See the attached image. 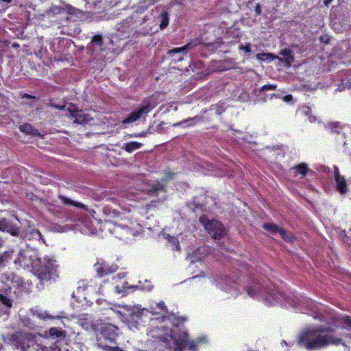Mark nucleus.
Masks as SVG:
<instances>
[{
  "instance_id": "obj_39",
  "label": "nucleus",
  "mask_w": 351,
  "mask_h": 351,
  "mask_svg": "<svg viewBox=\"0 0 351 351\" xmlns=\"http://www.w3.org/2000/svg\"><path fill=\"white\" fill-rule=\"evenodd\" d=\"M159 310L164 311L167 309V307L163 302H160L156 304Z\"/></svg>"
},
{
  "instance_id": "obj_31",
  "label": "nucleus",
  "mask_w": 351,
  "mask_h": 351,
  "mask_svg": "<svg viewBox=\"0 0 351 351\" xmlns=\"http://www.w3.org/2000/svg\"><path fill=\"white\" fill-rule=\"evenodd\" d=\"M276 88V84H266L261 87L260 93L265 92L267 90H274Z\"/></svg>"
},
{
  "instance_id": "obj_53",
  "label": "nucleus",
  "mask_w": 351,
  "mask_h": 351,
  "mask_svg": "<svg viewBox=\"0 0 351 351\" xmlns=\"http://www.w3.org/2000/svg\"><path fill=\"white\" fill-rule=\"evenodd\" d=\"M3 256L2 255H0V265L3 263Z\"/></svg>"
},
{
  "instance_id": "obj_19",
  "label": "nucleus",
  "mask_w": 351,
  "mask_h": 351,
  "mask_svg": "<svg viewBox=\"0 0 351 351\" xmlns=\"http://www.w3.org/2000/svg\"><path fill=\"white\" fill-rule=\"evenodd\" d=\"M19 130L21 132H23L26 134L32 135L33 136H41L38 130L29 123H24L20 125Z\"/></svg>"
},
{
  "instance_id": "obj_38",
  "label": "nucleus",
  "mask_w": 351,
  "mask_h": 351,
  "mask_svg": "<svg viewBox=\"0 0 351 351\" xmlns=\"http://www.w3.org/2000/svg\"><path fill=\"white\" fill-rule=\"evenodd\" d=\"M196 119H197L196 117H194V118L190 119H187V120H185V121L178 123V125H183L184 123H188V125H193L195 124V122Z\"/></svg>"
},
{
  "instance_id": "obj_49",
  "label": "nucleus",
  "mask_w": 351,
  "mask_h": 351,
  "mask_svg": "<svg viewBox=\"0 0 351 351\" xmlns=\"http://www.w3.org/2000/svg\"><path fill=\"white\" fill-rule=\"evenodd\" d=\"M46 314H47L46 313H40V314H38V316L42 319H45L46 317V316H45Z\"/></svg>"
},
{
  "instance_id": "obj_61",
  "label": "nucleus",
  "mask_w": 351,
  "mask_h": 351,
  "mask_svg": "<svg viewBox=\"0 0 351 351\" xmlns=\"http://www.w3.org/2000/svg\"><path fill=\"white\" fill-rule=\"evenodd\" d=\"M143 134H138V136H143Z\"/></svg>"
},
{
  "instance_id": "obj_46",
  "label": "nucleus",
  "mask_w": 351,
  "mask_h": 351,
  "mask_svg": "<svg viewBox=\"0 0 351 351\" xmlns=\"http://www.w3.org/2000/svg\"><path fill=\"white\" fill-rule=\"evenodd\" d=\"M152 287H153V286L152 285H150V282H149V285L147 287H142V289H146L147 291H150V290H152Z\"/></svg>"
},
{
  "instance_id": "obj_41",
  "label": "nucleus",
  "mask_w": 351,
  "mask_h": 351,
  "mask_svg": "<svg viewBox=\"0 0 351 351\" xmlns=\"http://www.w3.org/2000/svg\"><path fill=\"white\" fill-rule=\"evenodd\" d=\"M255 12H256V15H259L261 14V8L260 5L257 4L256 5Z\"/></svg>"
},
{
  "instance_id": "obj_14",
  "label": "nucleus",
  "mask_w": 351,
  "mask_h": 351,
  "mask_svg": "<svg viewBox=\"0 0 351 351\" xmlns=\"http://www.w3.org/2000/svg\"><path fill=\"white\" fill-rule=\"evenodd\" d=\"M334 177L336 183V189L341 195H345L348 191L346 180L343 176L339 173L337 167H334Z\"/></svg>"
},
{
  "instance_id": "obj_21",
  "label": "nucleus",
  "mask_w": 351,
  "mask_h": 351,
  "mask_svg": "<svg viewBox=\"0 0 351 351\" xmlns=\"http://www.w3.org/2000/svg\"><path fill=\"white\" fill-rule=\"evenodd\" d=\"M58 198L62 201V203H64L66 205L69 206H73L80 208H82L84 210H86V206L78 202H75L69 197H66L62 195H58Z\"/></svg>"
},
{
  "instance_id": "obj_58",
  "label": "nucleus",
  "mask_w": 351,
  "mask_h": 351,
  "mask_svg": "<svg viewBox=\"0 0 351 351\" xmlns=\"http://www.w3.org/2000/svg\"><path fill=\"white\" fill-rule=\"evenodd\" d=\"M315 118H313V119H311V122H313V121H315Z\"/></svg>"
},
{
  "instance_id": "obj_37",
  "label": "nucleus",
  "mask_w": 351,
  "mask_h": 351,
  "mask_svg": "<svg viewBox=\"0 0 351 351\" xmlns=\"http://www.w3.org/2000/svg\"><path fill=\"white\" fill-rule=\"evenodd\" d=\"M313 317H314V319H319L321 322L326 321L324 316L320 313H315V314L313 315Z\"/></svg>"
},
{
  "instance_id": "obj_11",
  "label": "nucleus",
  "mask_w": 351,
  "mask_h": 351,
  "mask_svg": "<svg viewBox=\"0 0 351 351\" xmlns=\"http://www.w3.org/2000/svg\"><path fill=\"white\" fill-rule=\"evenodd\" d=\"M263 228L272 234L278 233L286 241L291 242L293 239V236L290 233L274 223H265Z\"/></svg>"
},
{
  "instance_id": "obj_29",
  "label": "nucleus",
  "mask_w": 351,
  "mask_h": 351,
  "mask_svg": "<svg viewBox=\"0 0 351 351\" xmlns=\"http://www.w3.org/2000/svg\"><path fill=\"white\" fill-rule=\"evenodd\" d=\"M164 188L165 186L162 184L160 182H156L152 186L150 192L162 191L164 190Z\"/></svg>"
},
{
  "instance_id": "obj_32",
  "label": "nucleus",
  "mask_w": 351,
  "mask_h": 351,
  "mask_svg": "<svg viewBox=\"0 0 351 351\" xmlns=\"http://www.w3.org/2000/svg\"><path fill=\"white\" fill-rule=\"evenodd\" d=\"M159 0H145L144 2L141 3V7L143 8H147L148 6H150L152 5H154L156 2H158Z\"/></svg>"
},
{
  "instance_id": "obj_48",
  "label": "nucleus",
  "mask_w": 351,
  "mask_h": 351,
  "mask_svg": "<svg viewBox=\"0 0 351 351\" xmlns=\"http://www.w3.org/2000/svg\"><path fill=\"white\" fill-rule=\"evenodd\" d=\"M12 47H14V48H18L20 47L19 44L16 43H13L12 44Z\"/></svg>"
},
{
  "instance_id": "obj_16",
  "label": "nucleus",
  "mask_w": 351,
  "mask_h": 351,
  "mask_svg": "<svg viewBox=\"0 0 351 351\" xmlns=\"http://www.w3.org/2000/svg\"><path fill=\"white\" fill-rule=\"evenodd\" d=\"M342 322L345 328L350 330V333L348 335H346L344 337L337 335L341 339L339 344H342L346 348V351H351V317H343L342 318Z\"/></svg>"
},
{
  "instance_id": "obj_57",
  "label": "nucleus",
  "mask_w": 351,
  "mask_h": 351,
  "mask_svg": "<svg viewBox=\"0 0 351 351\" xmlns=\"http://www.w3.org/2000/svg\"><path fill=\"white\" fill-rule=\"evenodd\" d=\"M315 118H313V119H311V122H313V121H315Z\"/></svg>"
},
{
  "instance_id": "obj_7",
  "label": "nucleus",
  "mask_w": 351,
  "mask_h": 351,
  "mask_svg": "<svg viewBox=\"0 0 351 351\" xmlns=\"http://www.w3.org/2000/svg\"><path fill=\"white\" fill-rule=\"evenodd\" d=\"M199 221L215 239H220L224 236L225 228L221 222L214 219L210 220L205 216L201 217Z\"/></svg>"
},
{
  "instance_id": "obj_59",
  "label": "nucleus",
  "mask_w": 351,
  "mask_h": 351,
  "mask_svg": "<svg viewBox=\"0 0 351 351\" xmlns=\"http://www.w3.org/2000/svg\"><path fill=\"white\" fill-rule=\"evenodd\" d=\"M315 118H313V119H311V122H313V121H315Z\"/></svg>"
},
{
  "instance_id": "obj_54",
  "label": "nucleus",
  "mask_w": 351,
  "mask_h": 351,
  "mask_svg": "<svg viewBox=\"0 0 351 351\" xmlns=\"http://www.w3.org/2000/svg\"><path fill=\"white\" fill-rule=\"evenodd\" d=\"M117 276L119 278H123V275H122L121 274H117Z\"/></svg>"
},
{
  "instance_id": "obj_17",
  "label": "nucleus",
  "mask_w": 351,
  "mask_h": 351,
  "mask_svg": "<svg viewBox=\"0 0 351 351\" xmlns=\"http://www.w3.org/2000/svg\"><path fill=\"white\" fill-rule=\"evenodd\" d=\"M197 42H190L187 43L186 45H184L181 47H176L173 49H171L169 51L168 54L169 55H173L178 53H182V56L178 58L179 61H181L183 60V56L187 53V50H190L191 49H193L197 45Z\"/></svg>"
},
{
  "instance_id": "obj_43",
  "label": "nucleus",
  "mask_w": 351,
  "mask_h": 351,
  "mask_svg": "<svg viewBox=\"0 0 351 351\" xmlns=\"http://www.w3.org/2000/svg\"><path fill=\"white\" fill-rule=\"evenodd\" d=\"M51 106L54 108L59 109V110H62L64 108V106H59V105H56V104H51Z\"/></svg>"
},
{
  "instance_id": "obj_36",
  "label": "nucleus",
  "mask_w": 351,
  "mask_h": 351,
  "mask_svg": "<svg viewBox=\"0 0 351 351\" xmlns=\"http://www.w3.org/2000/svg\"><path fill=\"white\" fill-rule=\"evenodd\" d=\"M51 351H69L67 346L60 347L56 345L55 346L54 348H51Z\"/></svg>"
},
{
  "instance_id": "obj_4",
  "label": "nucleus",
  "mask_w": 351,
  "mask_h": 351,
  "mask_svg": "<svg viewBox=\"0 0 351 351\" xmlns=\"http://www.w3.org/2000/svg\"><path fill=\"white\" fill-rule=\"evenodd\" d=\"M104 226L117 238L120 240L128 241L135 236L138 232L139 225L136 221H132L126 217L113 223L110 221H106Z\"/></svg>"
},
{
  "instance_id": "obj_2",
  "label": "nucleus",
  "mask_w": 351,
  "mask_h": 351,
  "mask_svg": "<svg viewBox=\"0 0 351 351\" xmlns=\"http://www.w3.org/2000/svg\"><path fill=\"white\" fill-rule=\"evenodd\" d=\"M341 339L331 328L319 326L302 332L298 337V343L308 350H322L330 345L338 346Z\"/></svg>"
},
{
  "instance_id": "obj_50",
  "label": "nucleus",
  "mask_w": 351,
  "mask_h": 351,
  "mask_svg": "<svg viewBox=\"0 0 351 351\" xmlns=\"http://www.w3.org/2000/svg\"><path fill=\"white\" fill-rule=\"evenodd\" d=\"M333 0H324V4L327 6L330 4Z\"/></svg>"
},
{
  "instance_id": "obj_45",
  "label": "nucleus",
  "mask_w": 351,
  "mask_h": 351,
  "mask_svg": "<svg viewBox=\"0 0 351 351\" xmlns=\"http://www.w3.org/2000/svg\"><path fill=\"white\" fill-rule=\"evenodd\" d=\"M292 95H288L287 96L285 97V101H290L291 99H292Z\"/></svg>"
},
{
  "instance_id": "obj_12",
  "label": "nucleus",
  "mask_w": 351,
  "mask_h": 351,
  "mask_svg": "<svg viewBox=\"0 0 351 351\" xmlns=\"http://www.w3.org/2000/svg\"><path fill=\"white\" fill-rule=\"evenodd\" d=\"M20 351H45L46 348H43L34 339H25L20 341L18 346Z\"/></svg>"
},
{
  "instance_id": "obj_23",
  "label": "nucleus",
  "mask_w": 351,
  "mask_h": 351,
  "mask_svg": "<svg viewBox=\"0 0 351 351\" xmlns=\"http://www.w3.org/2000/svg\"><path fill=\"white\" fill-rule=\"evenodd\" d=\"M280 55L284 56V58L285 59V62L288 64H291V63L293 62L294 57H293L292 52L290 49H285L282 50L280 52Z\"/></svg>"
},
{
  "instance_id": "obj_30",
  "label": "nucleus",
  "mask_w": 351,
  "mask_h": 351,
  "mask_svg": "<svg viewBox=\"0 0 351 351\" xmlns=\"http://www.w3.org/2000/svg\"><path fill=\"white\" fill-rule=\"evenodd\" d=\"M93 45H97L98 47H101L103 44L102 37L99 35L94 36L91 40Z\"/></svg>"
},
{
  "instance_id": "obj_20",
  "label": "nucleus",
  "mask_w": 351,
  "mask_h": 351,
  "mask_svg": "<svg viewBox=\"0 0 351 351\" xmlns=\"http://www.w3.org/2000/svg\"><path fill=\"white\" fill-rule=\"evenodd\" d=\"M49 336L57 341L62 340L66 337V332L61 328L52 327L49 330Z\"/></svg>"
},
{
  "instance_id": "obj_24",
  "label": "nucleus",
  "mask_w": 351,
  "mask_h": 351,
  "mask_svg": "<svg viewBox=\"0 0 351 351\" xmlns=\"http://www.w3.org/2000/svg\"><path fill=\"white\" fill-rule=\"evenodd\" d=\"M160 27L161 29L166 28L169 24V14L167 12L164 11L160 14Z\"/></svg>"
},
{
  "instance_id": "obj_10",
  "label": "nucleus",
  "mask_w": 351,
  "mask_h": 351,
  "mask_svg": "<svg viewBox=\"0 0 351 351\" xmlns=\"http://www.w3.org/2000/svg\"><path fill=\"white\" fill-rule=\"evenodd\" d=\"M221 286L222 289L230 293L234 297L239 295L240 293L239 283L234 276L232 278L228 276L223 277Z\"/></svg>"
},
{
  "instance_id": "obj_35",
  "label": "nucleus",
  "mask_w": 351,
  "mask_h": 351,
  "mask_svg": "<svg viewBox=\"0 0 351 351\" xmlns=\"http://www.w3.org/2000/svg\"><path fill=\"white\" fill-rule=\"evenodd\" d=\"M16 261H19L20 263H23L24 265H28L29 263L25 261V254L23 252H20L19 254V257Z\"/></svg>"
},
{
  "instance_id": "obj_3",
  "label": "nucleus",
  "mask_w": 351,
  "mask_h": 351,
  "mask_svg": "<svg viewBox=\"0 0 351 351\" xmlns=\"http://www.w3.org/2000/svg\"><path fill=\"white\" fill-rule=\"evenodd\" d=\"M245 289L247 295L252 298L261 295L269 305L276 304L281 302L282 299H285L286 302L292 307L303 306L308 302L306 300L298 298L295 296L285 297L282 293L276 289L275 287L263 290L256 278H253Z\"/></svg>"
},
{
  "instance_id": "obj_28",
  "label": "nucleus",
  "mask_w": 351,
  "mask_h": 351,
  "mask_svg": "<svg viewBox=\"0 0 351 351\" xmlns=\"http://www.w3.org/2000/svg\"><path fill=\"white\" fill-rule=\"evenodd\" d=\"M0 302L3 304L5 306L10 308L12 306V300L7 297L0 293Z\"/></svg>"
},
{
  "instance_id": "obj_8",
  "label": "nucleus",
  "mask_w": 351,
  "mask_h": 351,
  "mask_svg": "<svg viewBox=\"0 0 351 351\" xmlns=\"http://www.w3.org/2000/svg\"><path fill=\"white\" fill-rule=\"evenodd\" d=\"M118 330L119 328L112 324H107L102 326L100 332V337L97 339V344L98 345L99 340H101V343L105 345L103 343L102 339L108 341L111 343L114 342L118 337Z\"/></svg>"
},
{
  "instance_id": "obj_42",
  "label": "nucleus",
  "mask_w": 351,
  "mask_h": 351,
  "mask_svg": "<svg viewBox=\"0 0 351 351\" xmlns=\"http://www.w3.org/2000/svg\"><path fill=\"white\" fill-rule=\"evenodd\" d=\"M63 11V9L60 8V7H55L53 9V12L54 13H57V14H59V13H61V12Z\"/></svg>"
},
{
  "instance_id": "obj_51",
  "label": "nucleus",
  "mask_w": 351,
  "mask_h": 351,
  "mask_svg": "<svg viewBox=\"0 0 351 351\" xmlns=\"http://www.w3.org/2000/svg\"><path fill=\"white\" fill-rule=\"evenodd\" d=\"M4 240L0 237V247L3 245Z\"/></svg>"
},
{
  "instance_id": "obj_26",
  "label": "nucleus",
  "mask_w": 351,
  "mask_h": 351,
  "mask_svg": "<svg viewBox=\"0 0 351 351\" xmlns=\"http://www.w3.org/2000/svg\"><path fill=\"white\" fill-rule=\"evenodd\" d=\"M256 58L261 60H269V61H272L276 59V56L271 53H257L256 56Z\"/></svg>"
},
{
  "instance_id": "obj_44",
  "label": "nucleus",
  "mask_w": 351,
  "mask_h": 351,
  "mask_svg": "<svg viewBox=\"0 0 351 351\" xmlns=\"http://www.w3.org/2000/svg\"><path fill=\"white\" fill-rule=\"evenodd\" d=\"M22 98H31V99H35L36 97H34V96H32L30 95H28V94H23L22 96Z\"/></svg>"
},
{
  "instance_id": "obj_40",
  "label": "nucleus",
  "mask_w": 351,
  "mask_h": 351,
  "mask_svg": "<svg viewBox=\"0 0 351 351\" xmlns=\"http://www.w3.org/2000/svg\"><path fill=\"white\" fill-rule=\"evenodd\" d=\"M215 111L217 114H221L224 111V108L222 106L217 105L215 106Z\"/></svg>"
},
{
  "instance_id": "obj_47",
  "label": "nucleus",
  "mask_w": 351,
  "mask_h": 351,
  "mask_svg": "<svg viewBox=\"0 0 351 351\" xmlns=\"http://www.w3.org/2000/svg\"><path fill=\"white\" fill-rule=\"evenodd\" d=\"M114 289H115V292H116L117 293H121L123 291L119 288V286H116V287H114Z\"/></svg>"
},
{
  "instance_id": "obj_25",
  "label": "nucleus",
  "mask_w": 351,
  "mask_h": 351,
  "mask_svg": "<svg viewBox=\"0 0 351 351\" xmlns=\"http://www.w3.org/2000/svg\"><path fill=\"white\" fill-rule=\"evenodd\" d=\"M293 169H295L302 176H305L308 171L307 165L304 163H301L298 165H296L293 167Z\"/></svg>"
},
{
  "instance_id": "obj_18",
  "label": "nucleus",
  "mask_w": 351,
  "mask_h": 351,
  "mask_svg": "<svg viewBox=\"0 0 351 351\" xmlns=\"http://www.w3.org/2000/svg\"><path fill=\"white\" fill-rule=\"evenodd\" d=\"M19 237L21 239L27 240L40 241L42 239L40 232L36 229H29L25 232H19Z\"/></svg>"
},
{
  "instance_id": "obj_1",
  "label": "nucleus",
  "mask_w": 351,
  "mask_h": 351,
  "mask_svg": "<svg viewBox=\"0 0 351 351\" xmlns=\"http://www.w3.org/2000/svg\"><path fill=\"white\" fill-rule=\"evenodd\" d=\"M156 322L157 319H152L147 330V335L154 339V345L158 347V350L156 351H164V349L182 351L186 348L197 351V343L204 340V337H199L197 341L189 339L185 330L173 335L167 319H162L158 323Z\"/></svg>"
},
{
  "instance_id": "obj_56",
  "label": "nucleus",
  "mask_w": 351,
  "mask_h": 351,
  "mask_svg": "<svg viewBox=\"0 0 351 351\" xmlns=\"http://www.w3.org/2000/svg\"><path fill=\"white\" fill-rule=\"evenodd\" d=\"M138 286H133V287H132V288H138Z\"/></svg>"
},
{
  "instance_id": "obj_52",
  "label": "nucleus",
  "mask_w": 351,
  "mask_h": 351,
  "mask_svg": "<svg viewBox=\"0 0 351 351\" xmlns=\"http://www.w3.org/2000/svg\"><path fill=\"white\" fill-rule=\"evenodd\" d=\"M127 285H128V282H124V285H123V287H123L124 289H128V287Z\"/></svg>"
},
{
  "instance_id": "obj_27",
  "label": "nucleus",
  "mask_w": 351,
  "mask_h": 351,
  "mask_svg": "<svg viewBox=\"0 0 351 351\" xmlns=\"http://www.w3.org/2000/svg\"><path fill=\"white\" fill-rule=\"evenodd\" d=\"M169 241L171 245L173 250H176V251L180 250V246L179 241L177 238L174 237H171Z\"/></svg>"
},
{
  "instance_id": "obj_34",
  "label": "nucleus",
  "mask_w": 351,
  "mask_h": 351,
  "mask_svg": "<svg viewBox=\"0 0 351 351\" xmlns=\"http://www.w3.org/2000/svg\"><path fill=\"white\" fill-rule=\"evenodd\" d=\"M239 50H243L245 53H250L251 51V45L250 43L246 44L245 45H243V44H241L239 46Z\"/></svg>"
},
{
  "instance_id": "obj_5",
  "label": "nucleus",
  "mask_w": 351,
  "mask_h": 351,
  "mask_svg": "<svg viewBox=\"0 0 351 351\" xmlns=\"http://www.w3.org/2000/svg\"><path fill=\"white\" fill-rule=\"evenodd\" d=\"M35 274L41 280H55L58 277L56 261L53 258L45 256L31 262Z\"/></svg>"
},
{
  "instance_id": "obj_13",
  "label": "nucleus",
  "mask_w": 351,
  "mask_h": 351,
  "mask_svg": "<svg viewBox=\"0 0 351 351\" xmlns=\"http://www.w3.org/2000/svg\"><path fill=\"white\" fill-rule=\"evenodd\" d=\"M68 111L72 117L75 119L74 123L79 124H84L90 121L92 119L88 114L82 110L77 109L74 106H70Z\"/></svg>"
},
{
  "instance_id": "obj_55",
  "label": "nucleus",
  "mask_w": 351,
  "mask_h": 351,
  "mask_svg": "<svg viewBox=\"0 0 351 351\" xmlns=\"http://www.w3.org/2000/svg\"><path fill=\"white\" fill-rule=\"evenodd\" d=\"M1 1L3 2H5V3H10L12 1V0H1Z\"/></svg>"
},
{
  "instance_id": "obj_6",
  "label": "nucleus",
  "mask_w": 351,
  "mask_h": 351,
  "mask_svg": "<svg viewBox=\"0 0 351 351\" xmlns=\"http://www.w3.org/2000/svg\"><path fill=\"white\" fill-rule=\"evenodd\" d=\"M157 104L154 96L145 99L143 104L139 106L137 110L128 114L123 121V124H130L136 121L143 115L149 112Z\"/></svg>"
},
{
  "instance_id": "obj_22",
  "label": "nucleus",
  "mask_w": 351,
  "mask_h": 351,
  "mask_svg": "<svg viewBox=\"0 0 351 351\" xmlns=\"http://www.w3.org/2000/svg\"><path fill=\"white\" fill-rule=\"evenodd\" d=\"M141 146V143L135 141H132L124 144L123 149H124L126 152L131 153L133 151L139 149Z\"/></svg>"
},
{
  "instance_id": "obj_15",
  "label": "nucleus",
  "mask_w": 351,
  "mask_h": 351,
  "mask_svg": "<svg viewBox=\"0 0 351 351\" xmlns=\"http://www.w3.org/2000/svg\"><path fill=\"white\" fill-rule=\"evenodd\" d=\"M0 230L2 232H6L14 237L19 236V228L14 224L10 220L5 218L0 219Z\"/></svg>"
},
{
  "instance_id": "obj_60",
  "label": "nucleus",
  "mask_w": 351,
  "mask_h": 351,
  "mask_svg": "<svg viewBox=\"0 0 351 351\" xmlns=\"http://www.w3.org/2000/svg\"><path fill=\"white\" fill-rule=\"evenodd\" d=\"M193 256H191V262H193Z\"/></svg>"
},
{
  "instance_id": "obj_9",
  "label": "nucleus",
  "mask_w": 351,
  "mask_h": 351,
  "mask_svg": "<svg viewBox=\"0 0 351 351\" xmlns=\"http://www.w3.org/2000/svg\"><path fill=\"white\" fill-rule=\"evenodd\" d=\"M95 270L99 277L110 274L115 272L119 267L117 265L112 263L109 264L103 259L97 260V263L94 265Z\"/></svg>"
},
{
  "instance_id": "obj_33",
  "label": "nucleus",
  "mask_w": 351,
  "mask_h": 351,
  "mask_svg": "<svg viewBox=\"0 0 351 351\" xmlns=\"http://www.w3.org/2000/svg\"><path fill=\"white\" fill-rule=\"evenodd\" d=\"M330 129L332 133H339L340 127L338 123H332L330 125Z\"/></svg>"
}]
</instances>
